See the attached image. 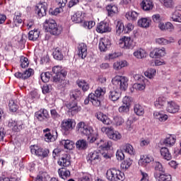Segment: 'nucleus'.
I'll return each mask as SVG.
<instances>
[{
    "instance_id": "nucleus-8",
    "label": "nucleus",
    "mask_w": 181,
    "mask_h": 181,
    "mask_svg": "<svg viewBox=\"0 0 181 181\" xmlns=\"http://www.w3.org/2000/svg\"><path fill=\"white\" fill-rule=\"evenodd\" d=\"M101 152L100 151H91L88 155V162L90 165H97L101 162Z\"/></svg>"
},
{
    "instance_id": "nucleus-18",
    "label": "nucleus",
    "mask_w": 181,
    "mask_h": 181,
    "mask_svg": "<svg viewBox=\"0 0 181 181\" xmlns=\"http://www.w3.org/2000/svg\"><path fill=\"white\" fill-rule=\"evenodd\" d=\"M96 32H98V33H107V32H111L110 24L106 22L99 23L96 28Z\"/></svg>"
},
{
    "instance_id": "nucleus-20",
    "label": "nucleus",
    "mask_w": 181,
    "mask_h": 181,
    "mask_svg": "<svg viewBox=\"0 0 181 181\" xmlns=\"http://www.w3.org/2000/svg\"><path fill=\"white\" fill-rule=\"evenodd\" d=\"M87 45L85 43H81L78 46V56L81 59H86L87 57Z\"/></svg>"
},
{
    "instance_id": "nucleus-13",
    "label": "nucleus",
    "mask_w": 181,
    "mask_h": 181,
    "mask_svg": "<svg viewBox=\"0 0 181 181\" xmlns=\"http://www.w3.org/2000/svg\"><path fill=\"white\" fill-rule=\"evenodd\" d=\"M30 151L31 153L33 155H36V156H40L41 158H46V156H47V151L46 150H43V148L38 146H31Z\"/></svg>"
},
{
    "instance_id": "nucleus-3",
    "label": "nucleus",
    "mask_w": 181,
    "mask_h": 181,
    "mask_svg": "<svg viewBox=\"0 0 181 181\" xmlns=\"http://www.w3.org/2000/svg\"><path fill=\"white\" fill-rule=\"evenodd\" d=\"M112 83L116 88H119L122 91H125L128 88V78L117 75L112 78Z\"/></svg>"
},
{
    "instance_id": "nucleus-31",
    "label": "nucleus",
    "mask_w": 181,
    "mask_h": 181,
    "mask_svg": "<svg viewBox=\"0 0 181 181\" xmlns=\"http://www.w3.org/2000/svg\"><path fill=\"white\" fill-rule=\"evenodd\" d=\"M133 56H134L136 59H145V57L148 56V53L146 52V50H145L144 49L139 48L133 53Z\"/></svg>"
},
{
    "instance_id": "nucleus-27",
    "label": "nucleus",
    "mask_w": 181,
    "mask_h": 181,
    "mask_svg": "<svg viewBox=\"0 0 181 181\" xmlns=\"http://www.w3.org/2000/svg\"><path fill=\"white\" fill-rule=\"evenodd\" d=\"M71 164L70 156L67 154H64L58 161V165L64 168H67V166H69Z\"/></svg>"
},
{
    "instance_id": "nucleus-63",
    "label": "nucleus",
    "mask_w": 181,
    "mask_h": 181,
    "mask_svg": "<svg viewBox=\"0 0 181 181\" xmlns=\"http://www.w3.org/2000/svg\"><path fill=\"white\" fill-rule=\"evenodd\" d=\"M151 144V139L149 138H142L140 139V146L144 148V146H148Z\"/></svg>"
},
{
    "instance_id": "nucleus-41",
    "label": "nucleus",
    "mask_w": 181,
    "mask_h": 181,
    "mask_svg": "<svg viewBox=\"0 0 181 181\" xmlns=\"http://www.w3.org/2000/svg\"><path fill=\"white\" fill-rule=\"evenodd\" d=\"M170 21L171 22H178L181 23V13L177 11L173 12L170 16Z\"/></svg>"
},
{
    "instance_id": "nucleus-48",
    "label": "nucleus",
    "mask_w": 181,
    "mask_h": 181,
    "mask_svg": "<svg viewBox=\"0 0 181 181\" xmlns=\"http://www.w3.org/2000/svg\"><path fill=\"white\" fill-rule=\"evenodd\" d=\"M78 86L83 91H88L90 90V84L84 80L78 81Z\"/></svg>"
},
{
    "instance_id": "nucleus-15",
    "label": "nucleus",
    "mask_w": 181,
    "mask_h": 181,
    "mask_svg": "<svg viewBox=\"0 0 181 181\" xmlns=\"http://www.w3.org/2000/svg\"><path fill=\"white\" fill-rule=\"evenodd\" d=\"M180 110V106L177 105L175 101H168L167 103L166 111L170 112V114H176V112H179Z\"/></svg>"
},
{
    "instance_id": "nucleus-60",
    "label": "nucleus",
    "mask_w": 181,
    "mask_h": 181,
    "mask_svg": "<svg viewBox=\"0 0 181 181\" xmlns=\"http://www.w3.org/2000/svg\"><path fill=\"white\" fill-rule=\"evenodd\" d=\"M123 105H126L127 107H131L132 104V98L129 96H124L122 99Z\"/></svg>"
},
{
    "instance_id": "nucleus-14",
    "label": "nucleus",
    "mask_w": 181,
    "mask_h": 181,
    "mask_svg": "<svg viewBox=\"0 0 181 181\" xmlns=\"http://www.w3.org/2000/svg\"><path fill=\"white\" fill-rule=\"evenodd\" d=\"M153 156H152L151 155H143L141 156L140 159L139 160V166H143L144 168H145V166H148V165H149L151 162H153Z\"/></svg>"
},
{
    "instance_id": "nucleus-10",
    "label": "nucleus",
    "mask_w": 181,
    "mask_h": 181,
    "mask_svg": "<svg viewBox=\"0 0 181 181\" xmlns=\"http://www.w3.org/2000/svg\"><path fill=\"white\" fill-rule=\"evenodd\" d=\"M76 127V121L73 119H65L61 123V128L64 132L71 131Z\"/></svg>"
},
{
    "instance_id": "nucleus-57",
    "label": "nucleus",
    "mask_w": 181,
    "mask_h": 181,
    "mask_svg": "<svg viewBox=\"0 0 181 181\" xmlns=\"http://www.w3.org/2000/svg\"><path fill=\"white\" fill-rule=\"evenodd\" d=\"M71 98H73L74 100H80L81 98V91L78 90H74L71 93Z\"/></svg>"
},
{
    "instance_id": "nucleus-50",
    "label": "nucleus",
    "mask_w": 181,
    "mask_h": 181,
    "mask_svg": "<svg viewBox=\"0 0 181 181\" xmlns=\"http://www.w3.org/2000/svg\"><path fill=\"white\" fill-rule=\"evenodd\" d=\"M105 93H106L105 88L98 87V88L95 91L94 95L96 98H100V97H103L105 95Z\"/></svg>"
},
{
    "instance_id": "nucleus-25",
    "label": "nucleus",
    "mask_w": 181,
    "mask_h": 181,
    "mask_svg": "<svg viewBox=\"0 0 181 181\" xmlns=\"http://www.w3.org/2000/svg\"><path fill=\"white\" fill-rule=\"evenodd\" d=\"M140 5L143 11H152L153 9V0H144Z\"/></svg>"
},
{
    "instance_id": "nucleus-37",
    "label": "nucleus",
    "mask_w": 181,
    "mask_h": 181,
    "mask_svg": "<svg viewBox=\"0 0 181 181\" xmlns=\"http://www.w3.org/2000/svg\"><path fill=\"white\" fill-rule=\"evenodd\" d=\"M58 174L61 179H64V180H66L67 177H70V170H66V168H59L58 170Z\"/></svg>"
},
{
    "instance_id": "nucleus-45",
    "label": "nucleus",
    "mask_w": 181,
    "mask_h": 181,
    "mask_svg": "<svg viewBox=\"0 0 181 181\" xmlns=\"http://www.w3.org/2000/svg\"><path fill=\"white\" fill-rule=\"evenodd\" d=\"M89 98H90V103H92L93 105L95 107H100V105H101V101L99 98L95 97L94 93L89 94Z\"/></svg>"
},
{
    "instance_id": "nucleus-38",
    "label": "nucleus",
    "mask_w": 181,
    "mask_h": 181,
    "mask_svg": "<svg viewBox=\"0 0 181 181\" xmlns=\"http://www.w3.org/2000/svg\"><path fill=\"white\" fill-rule=\"evenodd\" d=\"M106 10L107 11L108 16H114L115 13H118V7L115 5H107Z\"/></svg>"
},
{
    "instance_id": "nucleus-34",
    "label": "nucleus",
    "mask_w": 181,
    "mask_h": 181,
    "mask_svg": "<svg viewBox=\"0 0 181 181\" xmlns=\"http://www.w3.org/2000/svg\"><path fill=\"white\" fill-rule=\"evenodd\" d=\"M122 151L126 153H128V155H135V149L134 148V146H132V145L130 144H124L122 146Z\"/></svg>"
},
{
    "instance_id": "nucleus-56",
    "label": "nucleus",
    "mask_w": 181,
    "mask_h": 181,
    "mask_svg": "<svg viewBox=\"0 0 181 181\" xmlns=\"http://www.w3.org/2000/svg\"><path fill=\"white\" fill-rule=\"evenodd\" d=\"M78 181H93V177L89 173H82Z\"/></svg>"
},
{
    "instance_id": "nucleus-43",
    "label": "nucleus",
    "mask_w": 181,
    "mask_h": 181,
    "mask_svg": "<svg viewBox=\"0 0 181 181\" xmlns=\"http://www.w3.org/2000/svg\"><path fill=\"white\" fill-rule=\"evenodd\" d=\"M138 16H139V13L134 11H128L125 15V17L128 21H136V19H138Z\"/></svg>"
},
{
    "instance_id": "nucleus-6",
    "label": "nucleus",
    "mask_w": 181,
    "mask_h": 181,
    "mask_svg": "<svg viewBox=\"0 0 181 181\" xmlns=\"http://www.w3.org/2000/svg\"><path fill=\"white\" fill-rule=\"evenodd\" d=\"M52 71L55 74L53 76V81L62 84V83L64 81L65 77L67 76V72L64 69H62L60 66H54Z\"/></svg>"
},
{
    "instance_id": "nucleus-17",
    "label": "nucleus",
    "mask_w": 181,
    "mask_h": 181,
    "mask_svg": "<svg viewBox=\"0 0 181 181\" xmlns=\"http://www.w3.org/2000/svg\"><path fill=\"white\" fill-rule=\"evenodd\" d=\"M95 117L98 121L103 122L104 125H111L112 124V121L108 117V115L100 112L95 115Z\"/></svg>"
},
{
    "instance_id": "nucleus-61",
    "label": "nucleus",
    "mask_w": 181,
    "mask_h": 181,
    "mask_svg": "<svg viewBox=\"0 0 181 181\" xmlns=\"http://www.w3.org/2000/svg\"><path fill=\"white\" fill-rule=\"evenodd\" d=\"M40 77L43 83H49V81L50 80V73L49 72L42 73L40 75Z\"/></svg>"
},
{
    "instance_id": "nucleus-39",
    "label": "nucleus",
    "mask_w": 181,
    "mask_h": 181,
    "mask_svg": "<svg viewBox=\"0 0 181 181\" xmlns=\"http://www.w3.org/2000/svg\"><path fill=\"white\" fill-rule=\"evenodd\" d=\"M71 19L74 23H81L83 22V13L78 11L71 16Z\"/></svg>"
},
{
    "instance_id": "nucleus-47",
    "label": "nucleus",
    "mask_w": 181,
    "mask_h": 181,
    "mask_svg": "<svg viewBox=\"0 0 181 181\" xmlns=\"http://www.w3.org/2000/svg\"><path fill=\"white\" fill-rule=\"evenodd\" d=\"M53 57L55 60H63L64 57L62 53V49L59 47L54 49V51L53 52Z\"/></svg>"
},
{
    "instance_id": "nucleus-40",
    "label": "nucleus",
    "mask_w": 181,
    "mask_h": 181,
    "mask_svg": "<svg viewBox=\"0 0 181 181\" xmlns=\"http://www.w3.org/2000/svg\"><path fill=\"white\" fill-rule=\"evenodd\" d=\"M76 145V148L79 149V151H82L83 149H87L88 146L87 141H86L85 139H81L77 141Z\"/></svg>"
},
{
    "instance_id": "nucleus-7",
    "label": "nucleus",
    "mask_w": 181,
    "mask_h": 181,
    "mask_svg": "<svg viewBox=\"0 0 181 181\" xmlns=\"http://www.w3.org/2000/svg\"><path fill=\"white\" fill-rule=\"evenodd\" d=\"M119 46L121 49H124L125 50H132L135 47V43L130 37L124 36L119 39Z\"/></svg>"
},
{
    "instance_id": "nucleus-12",
    "label": "nucleus",
    "mask_w": 181,
    "mask_h": 181,
    "mask_svg": "<svg viewBox=\"0 0 181 181\" xmlns=\"http://www.w3.org/2000/svg\"><path fill=\"white\" fill-rule=\"evenodd\" d=\"M8 128H11L14 132H19V131L23 129V123L22 122H18L16 120L10 119L8 122Z\"/></svg>"
},
{
    "instance_id": "nucleus-46",
    "label": "nucleus",
    "mask_w": 181,
    "mask_h": 181,
    "mask_svg": "<svg viewBox=\"0 0 181 181\" xmlns=\"http://www.w3.org/2000/svg\"><path fill=\"white\" fill-rule=\"evenodd\" d=\"M146 83L148 81L137 82L133 85V88L137 90V91H144L146 87Z\"/></svg>"
},
{
    "instance_id": "nucleus-58",
    "label": "nucleus",
    "mask_w": 181,
    "mask_h": 181,
    "mask_svg": "<svg viewBox=\"0 0 181 181\" xmlns=\"http://www.w3.org/2000/svg\"><path fill=\"white\" fill-rule=\"evenodd\" d=\"M34 74L35 71L32 69H28L25 70V71L23 73V80H26V78H29V77L33 76Z\"/></svg>"
},
{
    "instance_id": "nucleus-4",
    "label": "nucleus",
    "mask_w": 181,
    "mask_h": 181,
    "mask_svg": "<svg viewBox=\"0 0 181 181\" xmlns=\"http://www.w3.org/2000/svg\"><path fill=\"white\" fill-rule=\"evenodd\" d=\"M45 26L48 29V32L51 33L52 35H60L63 30L62 26L57 25L56 21L53 19H47L45 21Z\"/></svg>"
},
{
    "instance_id": "nucleus-33",
    "label": "nucleus",
    "mask_w": 181,
    "mask_h": 181,
    "mask_svg": "<svg viewBox=\"0 0 181 181\" xmlns=\"http://www.w3.org/2000/svg\"><path fill=\"white\" fill-rule=\"evenodd\" d=\"M108 97L111 101H118L121 98V93L117 90H112L109 92Z\"/></svg>"
},
{
    "instance_id": "nucleus-16",
    "label": "nucleus",
    "mask_w": 181,
    "mask_h": 181,
    "mask_svg": "<svg viewBox=\"0 0 181 181\" xmlns=\"http://www.w3.org/2000/svg\"><path fill=\"white\" fill-rule=\"evenodd\" d=\"M111 47V40L107 37L101 38L99 41V49L100 52H107Z\"/></svg>"
},
{
    "instance_id": "nucleus-32",
    "label": "nucleus",
    "mask_w": 181,
    "mask_h": 181,
    "mask_svg": "<svg viewBox=\"0 0 181 181\" xmlns=\"http://www.w3.org/2000/svg\"><path fill=\"white\" fill-rule=\"evenodd\" d=\"M160 152L163 159H165V160H170L172 159V154L168 148L163 147L160 148Z\"/></svg>"
},
{
    "instance_id": "nucleus-53",
    "label": "nucleus",
    "mask_w": 181,
    "mask_h": 181,
    "mask_svg": "<svg viewBox=\"0 0 181 181\" xmlns=\"http://www.w3.org/2000/svg\"><path fill=\"white\" fill-rule=\"evenodd\" d=\"M98 148L103 149H108L110 148V141L107 140H100L99 143H98Z\"/></svg>"
},
{
    "instance_id": "nucleus-1",
    "label": "nucleus",
    "mask_w": 181,
    "mask_h": 181,
    "mask_svg": "<svg viewBox=\"0 0 181 181\" xmlns=\"http://www.w3.org/2000/svg\"><path fill=\"white\" fill-rule=\"evenodd\" d=\"M76 131L78 134L86 136L89 144H94V141L98 139V133L94 131L93 127L89 126L84 122H80L77 124Z\"/></svg>"
},
{
    "instance_id": "nucleus-44",
    "label": "nucleus",
    "mask_w": 181,
    "mask_h": 181,
    "mask_svg": "<svg viewBox=\"0 0 181 181\" xmlns=\"http://www.w3.org/2000/svg\"><path fill=\"white\" fill-rule=\"evenodd\" d=\"M61 145H63L65 149H69V151H71L74 148V141L71 140H62L61 141Z\"/></svg>"
},
{
    "instance_id": "nucleus-54",
    "label": "nucleus",
    "mask_w": 181,
    "mask_h": 181,
    "mask_svg": "<svg viewBox=\"0 0 181 181\" xmlns=\"http://www.w3.org/2000/svg\"><path fill=\"white\" fill-rule=\"evenodd\" d=\"M144 76L148 77V78H153L156 76V69H148L144 72Z\"/></svg>"
},
{
    "instance_id": "nucleus-29",
    "label": "nucleus",
    "mask_w": 181,
    "mask_h": 181,
    "mask_svg": "<svg viewBox=\"0 0 181 181\" xmlns=\"http://www.w3.org/2000/svg\"><path fill=\"white\" fill-rule=\"evenodd\" d=\"M176 143V136L172 134H168L163 141L164 145L165 146H173Z\"/></svg>"
},
{
    "instance_id": "nucleus-64",
    "label": "nucleus",
    "mask_w": 181,
    "mask_h": 181,
    "mask_svg": "<svg viewBox=\"0 0 181 181\" xmlns=\"http://www.w3.org/2000/svg\"><path fill=\"white\" fill-rule=\"evenodd\" d=\"M140 181H149V175L142 170H140Z\"/></svg>"
},
{
    "instance_id": "nucleus-52",
    "label": "nucleus",
    "mask_w": 181,
    "mask_h": 181,
    "mask_svg": "<svg viewBox=\"0 0 181 181\" xmlns=\"http://www.w3.org/2000/svg\"><path fill=\"white\" fill-rule=\"evenodd\" d=\"M8 107L10 111H11L12 112H16V111H18V108H19V106L18 105L16 102H15V100H9Z\"/></svg>"
},
{
    "instance_id": "nucleus-49",
    "label": "nucleus",
    "mask_w": 181,
    "mask_h": 181,
    "mask_svg": "<svg viewBox=\"0 0 181 181\" xmlns=\"http://www.w3.org/2000/svg\"><path fill=\"white\" fill-rule=\"evenodd\" d=\"M133 163V160L131 158H127L125 160H124L121 164L122 169H124V170H127V169H129L131 168V165Z\"/></svg>"
},
{
    "instance_id": "nucleus-24",
    "label": "nucleus",
    "mask_w": 181,
    "mask_h": 181,
    "mask_svg": "<svg viewBox=\"0 0 181 181\" xmlns=\"http://www.w3.org/2000/svg\"><path fill=\"white\" fill-rule=\"evenodd\" d=\"M133 110L134 114L137 115V117H144L145 114V109L144 108V106H142L139 103H136L133 106Z\"/></svg>"
},
{
    "instance_id": "nucleus-23",
    "label": "nucleus",
    "mask_w": 181,
    "mask_h": 181,
    "mask_svg": "<svg viewBox=\"0 0 181 181\" xmlns=\"http://www.w3.org/2000/svg\"><path fill=\"white\" fill-rule=\"evenodd\" d=\"M57 139V131L53 130L45 134V141L46 142H54Z\"/></svg>"
},
{
    "instance_id": "nucleus-9",
    "label": "nucleus",
    "mask_w": 181,
    "mask_h": 181,
    "mask_svg": "<svg viewBox=\"0 0 181 181\" xmlns=\"http://www.w3.org/2000/svg\"><path fill=\"white\" fill-rule=\"evenodd\" d=\"M35 117L40 122H45V121H49L50 115H49L47 110L42 108L35 112Z\"/></svg>"
},
{
    "instance_id": "nucleus-19",
    "label": "nucleus",
    "mask_w": 181,
    "mask_h": 181,
    "mask_svg": "<svg viewBox=\"0 0 181 181\" xmlns=\"http://www.w3.org/2000/svg\"><path fill=\"white\" fill-rule=\"evenodd\" d=\"M47 11V4L42 3L37 6L36 12L39 18H43L46 15V11Z\"/></svg>"
},
{
    "instance_id": "nucleus-35",
    "label": "nucleus",
    "mask_w": 181,
    "mask_h": 181,
    "mask_svg": "<svg viewBox=\"0 0 181 181\" xmlns=\"http://www.w3.org/2000/svg\"><path fill=\"white\" fill-rule=\"evenodd\" d=\"M40 35V31L36 29L33 30H30L28 33V39L33 42L39 39V36Z\"/></svg>"
},
{
    "instance_id": "nucleus-59",
    "label": "nucleus",
    "mask_w": 181,
    "mask_h": 181,
    "mask_svg": "<svg viewBox=\"0 0 181 181\" xmlns=\"http://www.w3.org/2000/svg\"><path fill=\"white\" fill-rule=\"evenodd\" d=\"M23 22V21H22V18H21V14L15 16L13 18L14 25L13 26V28H15V26H19V25H21Z\"/></svg>"
},
{
    "instance_id": "nucleus-22",
    "label": "nucleus",
    "mask_w": 181,
    "mask_h": 181,
    "mask_svg": "<svg viewBox=\"0 0 181 181\" xmlns=\"http://www.w3.org/2000/svg\"><path fill=\"white\" fill-rule=\"evenodd\" d=\"M153 118L158 119L160 122H165L168 121V115L163 113L162 111H155L153 112Z\"/></svg>"
},
{
    "instance_id": "nucleus-30",
    "label": "nucleus",
    "mask_w": 181,
    "mask_h": 181,
    "mask_svg": "<svg viewBox=\"0 0 181 181\" xmlns=\"http://www.w3.org/2000/svg\"><path fill=\"white\" fill-rule=\"evenodd\" d=\"M165 104H166V98L160 96L154 102V107H156V108L158 110H161L163 108V107H165Z\"/></svg>"
},
{
    "instance_id": "nucleus-11",
    "label": "nucleus",
    "mask_w": 181,
    "mask_h": 181,
    "mask_svg": "<svg viewBox=\"0 0 181 181\" xmlns=\"http://www.w3.org/2000/svg\"><path fill=\"white\" fill-rule=\"evenodd\" d=\"M166 56V49L165 47L155 48L150 52V57L152 59H160Z\"/></svg>"
},
{
    "instance_id": "nucleus-42",
    "label": "nucleus",
    "mask_w": 181,
    "mask_h": 181,
    "mask_svg": "<svg viewBox=\"0 0 181 181\" xmlns=\"http://www.w3.org/2000/svg\"><path fill=\"white\" fill-rule=\"evenodd\" d=\"M155 177L158 181H172V176L169 174H160L159 176L155 174Z\"/></svg>"
},
{
    "instance_id": "nucleus-5",
    "label": "nucleus",
    "mask_w": 181,
    "mask_h": 181,
    "mask_svg": "<svg viewBox=\"0 0 181 181\" xmlns=\"http://www.w3.org/2000/svg\"><path fill=\"white\" fill-rule=\"evenodd\" d=\"M106 178L110 181H123L124 179V173L121 172V170L110 168L107 170L106 173Z\"/></svg>"
},
{
    "instance_id": "nucleus-26",
    "label": "nucleus",
    "mask_w": 181,
    "mask_h": 181,
    "mask_svg": "<svg viewBox=\"0 0 181 181\" xmlns=\"http://www.w3.org/2000/svg\"><path fill=\"white\" fill-rule=\"evenodd\" d=\"M129 64L126 60L117 61L113 63L112 67L114 70L118 71L124 69V67H128Z\"/></svg>"
},
{
    "instance_id": "nucleus-55",
    "label": "nucleus",
    "mask_w": 181,
    "mask_h": 181,
    "mask_svg": "<svg viewBox=\"0 0 181 181\" xmlns=\"http://www.w3.org/2000/svg\"><path fill=\"white\" fill-rule=\"evenodd\" d=\"M113 120H114V124L115 127H121V125H122L124 122H125V121L124 120V118H122V117L121 116L114 117Z\"/></svg>"
},
{
    "instance_id": "nucleus-2",
    "label": "nucleus",
    "mask_w": 181,
    "mask_h": 181,
    "mask_svg": "<svg viewBox=\"0 0 181 181\" xmlns=\"http://www.w3.org/2000/svg\"><path fill=\"white\" fill-rule=\"evenodd\" d=\"M101 131L103 134L107 135L109 139H112V141H121L122 139V134L119 133V132L115 130L112 127H103L101 128Z\"/></svg>"
},
{
    "instance_id": "nucleus-36",
    "label": "nucleus",
    "mask_w": 181,
    "mask_h": 181,
    "mask_svg": "<svg viewBox=\"0 0 181 181\" xmlns=\"http://www.w3.org/2000/svg\"><path fill=\"white\" fill-rule=\"evenodd\" d=\"M115 25H116V34L117 35H121L122 32L124 33V23H122L120 20H116L115 21Z\"/></svg>"
},
{
    "instance_id": "nucleus-28",
    "label": "nucleus",
    "mask_w": 181,
    "mask_h": 181,
    "mask_svg": "<svg viewBox=\"0 0 181 181\" xmlns=\"http://www.w3.org/2000/svg\"><path fill=\"white\" fill-rule=\"evenodd\" d=\"M66 108H68V110H69L71 112H74V114H76V112H79V111H81V107L77 105L76 101L68 103L66 105Z\"/></svg>"
},
{
    "instance_id": "nucleus-51",
    "label": "nucleus",
    "mask_w": 181,
    "mask_h": 181,
    "mask_svg": "<svg viewBox=\"0 0 181 181\" xmlns=\"http://www.w3.org/2000/svg\"><path fill=\"white\" fill-rule=\"evenodd\" d=\"M165 8H175V1L173 0H160Z\"/></svg>"
},
{
    "instance_id": "nucleus-62",
    "label": "nucleus",
    "mask_w": 181,
    "mask_h": 181,
    "mask_svg": "<svg viewBox=\"0 0 181 181\" xmlns=\"http://www.w3.org/2000/svg\"><path fill=\"white\" fill-rule=\"evenodd\" d=\"M83 26L85 29H93L95 26V22L94 21H85L83 23Z\"/></svg>"
},
{
    "instance_id": "nucleus-21",
    "label": "nucleus",
    "mask_w": 181,
    "mask_h": 181,
    "mask_svg": "<svg viewBox=\"0 0 181 181\" xmlns=\"http://www.w3.org/2000/svg\"><path fill=\"white\" fill-rule=\"evenodd\" d=\"M152 21L151 20V18L146 17V18H140L138 22V26L140 28H144V29H148L149 26H151Z\"/></svg>"
}]
</instances>
